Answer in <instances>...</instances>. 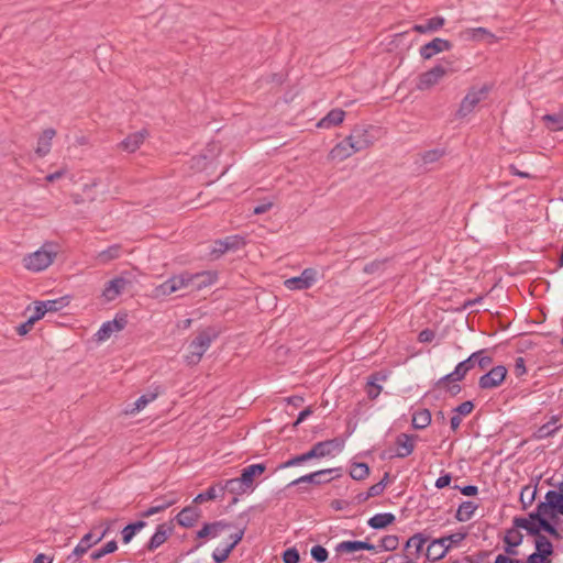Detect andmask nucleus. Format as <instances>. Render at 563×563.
Segmentation results:
<instances>
[{
	"label": "nucleus",
	"mask_w": 563,
	"mask_h": 563,
	"mask_svg": "<svg viewBox=\"0 0 563 563\" xmlns=\"http://www.w3.org/2000/svg\"><path fill=\"white\" fill-rule=\"evenodd\" d=\"M543 505L544 501L540 503L537 507L536 512L530 514L529 517L515 518V526L517 528L527 530L529 533L534 534L536 537L540 534L541 530L547 531L549 534H556L558 531L555 527L548 519H555V517L561 514L555 509L543 510Z\"/></svg>",
	"instance_id": "f257e3e1"
},
{
	"label": "nucleus",
	"mask_w": 563,
	"mask_h": 563,
	"mask_svg": "<svg viewBox=\"0 0 563 563\" xmlns=\"http://www.w3.org/2000/svg\"><path fill=\"white\" fill-rule=\"evenodd\" d=\"M266 470L265 464H251L242 470L241 476L238 478H231L225 482L224 486H220V492L223 494L225 489H229L234 494H242L253 488L254 481L256 477L262 475Z\"/></svg>",
	"instance_id": "f03ea898"
},
{
	"label": "nucleus",
	"mask_w": 563,
	"mask_h": 563,
	"mask_svg": "<svg viewBox=\"0 0 563 563\" xmlns=\"http://www.w3.org/2000/svg\"><path fill=\"white\" fill-rule=\"evenodd\" d=\"M57 256L54 243L46 242L38 250L23 257V266L30 272L38 273L48 268Z\"/></svg>",
	"instance_id": "7ed1b4c3"
},
{
	"label": "nucleus",
	"mask_w": 563,
	"mask_h": 563,
	"mask_svg": "<svg viewBox=\"0 0 563 563\" xmlns=\"http://www.w3.org/2000/svg\"><path fill=\"white\" fill-rule=\"evenodd\" d=\"M454 63L450 59H442L431 69L422 73L418 77L417 89L429 90L437 86L445 76L456 71Z\"/></svg>",
	"instance_id": "20e7f679"
},
{
	"label": "nucleus",
	"mask_w": 563,
	"mask_h": 563,
	"mask_svg": "<svg viewBox=\"0 0 563 563\" xmlns=\"http://www.w3.org/2000/svg\"><path fill=\"white\" fill-rule=\"evenodd\" d=\"M191 273L185 271L180 274L173 275L170 278L156 286L152 291V297L161 298L181 290H191Z\"/></svg>",
	"instance_id": "39448f33"
},
{
	"label": "nucleus",
	"mask_w": 563,
	"mask_h": 563,
	"mask_svg": "<svg viewBox=\"0 0 563 563\" xmlns=\"http://www.w3.org/2000/svg\"><path fill=\"white\" fill-rule=\"evenodd\" d=\"M490 89L492 87L487 84L471 87L462 99L456 115L465 118L473 113L477 106L488 97Z\"/></svg>",
	"instance_id": "423d86ee"
},
{
	"label": "nucleus",
	"mask_w": 563,
	"mask_h": 563,
	"mask_svg": "<svg viewBox=\"0 0 563 563\" xmlns=\"http://www.w3.org/2000/svg\"><path fill=\"white\" fill-rule=\"evenodd\" d=\"M373 131L374 129L372 126H355L345 139L351 144V147L358 153L374 144L375 137Z\"/></svg>",
	"instance_id": "0eeeda50"
},
{
	"label": "nucleus",
	"mask_w": 563,
	"mask_h": 563,
	"mask_svg": "<svg viewBox=\"0 0 563 563\" xmlns=\"http://www.w3.org/2000/svg\"><path fill=\"white\" fill-rule=\"evenodd\" d=\"M468 373V369L460 362L454 371L437 382V387L444 389L451 396H455L461 391V387L457 384L459 380L463 379Z\"/></svg>",
	"instance_id": "6e6552de"
},
{
	"label": "nucleus",
	"mask_w": 563,
	"mask_h": 563,
	"mask_svg": "<svg viewBox=\"0 0 563 563\" xmlns=\"http://www.w3.org/2000/svg\"><path fill=\"white\" fill-rule=\"evenodd\" d=\"M213 336L208 332H200L195 340L189 344L188 350L189 353L187 355V361L189 364H197L206 351L209 349Z\"/></svg>",
	"instance_id": "1a4fd4ad"
},
{
	"label": "nucleus",
	"mask_w": 563,
	"mask_h": 563,
	"mask_svg": "<svg viewBox=\"0 0 563 563\" xmlns=\"http://www.w3.org/2000/svg\"><path fill=\"white\" fill-rule=\"evenodd\" d=\"M318 280V272L314 268H306L299 276L288 278L284 286L289 290H306L312 287Z\"/></svg>",
	"instance_id": "9d476101"
},
{
	"label": "nucleus",
	"mask_w": 563,
	"mask_h": 563,
	"mask_svg": "<svg viewBox=\"0 0 563 563\" xmlns=\"http://www.w3.org/2000/svg\"><path fill=\"white\" fill-rule=\"evenodd\" d=\"M130 284L131 282L125 275H120L109 280L101 294L103 301L111 302L115 300Z\"/></svg>",
	"instance_id": "9b49d317"
},
{
	"label": "nucleus",
	"mask_w": 563,
	"mask_h": 563,
	"mask_svg": "<svg viewBox=\"0 0 563 563\" xmlns=\"http://www.w3.org/2000/svg\"><path fill=\"white\" fill-rule=\"evenodd\" d=\"M244 245V239L240 235H231L224 239L218 240L213 243V246L210 251V255L213 258H219L228 251L239 250Z\"/></svg>",
	"instance_id": "f8f14e48"
},
{
	"label": "nucleus",
	"mask_w": 563,
	"mask_h": 563,
	"mask_svg": "<svg viewBox=\"0 0 563 563\" xmlns=\"http://www.w3.org/2000/svg\"><path fill=\"white\" fill-rule=\"evenodd\" d=\"M507 375V368L503 365L493 367L488 373L479 377L478 385L482 389H493L503 384Z\"/></svg>",
	"instance_id": "ddd939ff"
},
{
	"label": "nucleus",
	"mask_w": 563,
	"mask_h": 563,
	"mask_svg": "<svg viewBox=\"0 0 563 563\" xmlns=\"http://www.w3.org/2000/svg\"><path fill=\"white\" fill-rule=\"evenodd\" d=\"M451 48L452 44L448 40L435 37L429 43L422 45L419 49V53L423 59H430L434 55L450 51Z\"/></svg>",
	"instance_id": "4468645a"
},
{
	"label": "nucleus",
	"mask_w": 563,
	"mask_h": 563,
	"mask_svg": "<svg viewBox=\"0 0 563 563\" xmlns=\"http://www.w3.org/2000/svg\"><path fill=\"white\" fill-rule=\"evenodd\" d=\"M243 534L244 531L239 530L238 532L230 536V542H225L224 544H221L214 549L212 558L216 561V563H222L228 559L231 551L242 540Z\"/></svg>",
	"instance_id": "2eb2a0df"
},
{
	"label": "nucleus",
	"mask_w": 563,
	"mask_h": 563,
	"mask_svg": "<svg viewBox=\"0 0 563 563\" xmlns=\"http://www.w3.org/2000/svg\"><path fill=\"white\" fill-rule=\"evenodd\" d=\"M543 510L555 509L563 516V481L555 486L554 489L549 490L544 497Z\"/></svg>",
	"instance_id": "dca6fc26"
},
{
	"label": "nucleus",
	"mask_w": 563,
	"mask_h": 563,
	"mask_svg": "<svg viewBox=\"0 0 563 563\" xmlns=\"http://www.w3.org/2000/svg\"><path fill=\"white\" fill-rule=\"evenodd\" d=\"M106 537V532H100L99 534H95L92 531L86 533L78 544L73 550V555L79 558L88 552L95 544L99 543Z\"/></svg>",
	"instance_id": "f3484780"
},
{
	"label": "nucleus",
	"mask_w": 563,
	"mask_h": 563,
	"mask_svg": "<svg viewBox=\"0 0 563 563\" xmlns=\"http://www.w3.org/2000/svg\"><path fill=\"white\" fill-rule=\"evenodd\" d=\"M318 459L334 456L340 453L343 449V442L339 439H331L325 441H320L314 444Z\"/></svg>",
	"instance_id": "a211bd4d"
},
{
	"label": "nucleus",
	"mask_w": 563,
	"mask_h": 563,
	"mask_svg": "<svg viewBox=\"0 0 563 563\" xmlns=\"http://www.w3.org/2000/svg\"><path fill=\"white\" fill-rule=\"evenodd\" d=\"M218 275L216 272L205 271L199 273H191V290L199 291L213 285L217 282Z\"/></svg>",
	"instance_id": "6ab92c4d"
},
{
	"label": "nucleus",
	"mask_w": 563,
	"mask_h": 563,
	"mask_svg": "<svg viewBox=\"0 0 563 563\" xmlns=\"http://www.w3.org/2000/svg\"><path fill=\"white\" fill-rule=\"evenodd\" d=\"M341 470L340 468H325V470H320V471H317V472H313V473H310V474H307V475H303V476H300L299 478L292 481L289 486H296V485H299L301 483H312V484H321V483H324V482H329L330 479H322V477L327 474H331V473H336V476H340L341 475Z\"/></svg>",
	"instance_id": "aec40b11"
},
{
	"label": "nucleus",
	"mask_w": 563,
	"mask_h": 563,
	"mask_svg": "<svg viewBox=\"0 0 563 563\" xmlns=\"http://www.w3.org/2000/svg\"><path fill=\"white\" fill-rule=\"evenodd\" d=\"M201 516V510L196 506L185 507L177 516V523L185 528H191L196 525Z\"/></svg>",
	"instance_id": "412c9836"
},
{
	"label": "nucleus",
	"mask_w": 563,
	"mask_h": 563,
	"mask_svg": "<svg viewBox=\"0 0 563 563\" xmlns=\"http://www.w3.org/2000/svg\"><path fill=\"white\" fill-rule=\"evenodd\" d=\"M173 528L167 523L158 525L155 533L151 537L146 548L148 551H154L166 542L172 534Z\"/></svg>",
	"instance_id": "4be33fe9"
},
{
	"label": "nucleus",
	"mask_w": 563,
	"mask_h": 563,
	"mask_svg": "<svg viewBox=\"0 0 563 563\" xmlns=\"http://www.w3.org/2000/svg\"><path fill=\"white\" fill-rule=\"evenodd\" d=\"M354 154H356V152L351 147L349 141L344 139L329 152L328 158L333 162H343Z\"/></svg>",
	"instance_id": "5701e85b"
},
{
	"label": "nucleus",
	"mask_w": 563,
	"mask_h": 563,
	"mask_svg": "<svg viewBox=\"0 0 563 563\" xmlns=\"http://www.w3.org/2000/svg\"><path fill=\"white\" fill-rule=\"evenodd\" d=\"M56 135V131L52 128L45 129L42 134L37 139L35 153L40 157L46 156L52 148V141L54 136Z\"/></svg>",
	"instance_id": "b1692460"
},
{
	"label": "nucleus",
	"mask_w": 563,
	"mask_h": 563,
	"mask_svg": "<svg viewBox=\"0 0 563 563\" xmlns=\"http://www.w3.org/2000/svg\"><path fill=\"white\" fill-rule=\"evenodd\" d=\"M345 118V112L342 109H332L327 115L320 119L317 123L319 129H331L340 125Z\"/></svg>",
	"instance_id": "393cba45"
},
{
	"label": "nucleus",
	"mask_w": 563,
	"mask_h": 563,
	"mask_svg": "<svg viewBox=\"0 0 563 563\" xmlns=\"http://www.w3.org/2000/svg\"><path fill=\"white\" fill-rule=\"evenodd\" d=\"M155 501L158 504L146 509L142 514V517L148 518L151 516H154V515L167 509L168 507L176 504L178 501V498L176 497L175 494H169V495H165V496L156 499Z\"/></svg>",
	"instance_id": "a878e982"
},
{
	"label": "nucleus",
	"mask_w": 563,
	"mask_h": 563,
	"mask_svg": "<svg viewBox=\"0 0 563 563\" xmlns=\"http://www.w3.org/2000/svg\"><path fill=\"white\" fill-rule=\"evenodd\" d=\"M396 445H397L396 455L398 457H406L413 452L415 438L412 435L401 433L396 439Z\"/></svg>",
	"instance_id": "bb28decb"
},
{
	"label": "nucleus",
	"mask_w": 563,
	"mask_h": 563,
	"mask_svg": "<svg viewBox=\"0 0 563 563\" xmlns=\"http://www.w3.org/2000/svg\"><path fill=\"white\" fill-rule=\"evenodd\" d=\"M448 551V545H444V540L435 539L428 544L426 556L429 561L435 562L444 558Z\"/></svg>",
	"instance_id": "cd10ccee"
},
{
	"label": "nucleus",
	"mask_w": 563,
	"mask_h": 563,
	"mask_svg": "<svg viewBox=\"0 0 563 563\" xmlns=\"http://www.w3.org/2000/svg\"><path fill=\"white\" fill-rule=\"evenodd\" d=\"M228 528H230V525L224 521L207 523L197 532V538H217Z\"/></svg>",
	"instance_id": "c85d7f7f"
},
{
	"label": "nucleus",
	"mask_w": 563,
	"mask_h": 563,
	"mask_svg": "<svg viewBox=\"0 0 563 563\" xmlns=\"http://www.w3.org/2000/svg\"><path fill=\"white\" fill-rule=\"evenodd\" d=\"M147 132L145 130L132 133L120 143V147L126 152L133 153L143 144Z\"/></svg>",
	"instance_id": "c756f323"
},
{
	"label": "nucleus",
	"mask_w": 563,
	"mask_h": 563,
	"mask_svg": "<svg viewBox=\"0 0 563 563\" xmlns=\"http://www.w3.org/2000/svg\"><path fill=\"white\" fill-rule=\"evenodd\" d=\"M124 321L123 320H112L104 322L98 332L96 333L98 341H106L108 340L113 333L119 332L123 329Z\"/></svg>",
	"instance_id": "7c9ffc66"
},
{
	"label": "nucleus",
	"mask_w": 563,
	"mask_h": 563,
	"mask_svg": "<svg viewBox=\"0 0 563 563\" xmlns=\"http://www.w3.org/2000/svg\"><path fill=\"white\" fill-rule=\"evenodd\" d=\"M445 23V19L443 16H433L427 19L423 23L415 24L412 30L417 33H433L439 31Z\"/></svg>",
	"instance_id": "2f4dec72"
},
{
	"label": "nucleus",
	"mask_w": 563,
	"mask_h": 563,
	"mask_svg": "<svg viewBox=\"0 0 563 563\" xmlns=\"http://www.w3.org/2000/svg\"><path fill=\"white\" fill-rule=\"evenodd\" d=\"M426 541L427 539L421 533L413 534L408 539L406 550L408 551V558L410 561L419 558Z\"/></svg>",
	"instance_id": "473e14b6"
},
{
	"label": "nucleus",
	"mask_w": 563,
	"mask_h": 563,
	"mask_svg": "<svg viewBox=\"0 0 563 563\" xmlns=\"http://www.w3.org/2000/svg\"><path fill=\"white\" fill-rule=\"evenodd\" d=\"M161 389L159 387H154L153 389L148 390L147 393H145L144 395H142L141 397H139L135 402H134V407L131 409V410H128L126 412L130 413V415H134L136 412H140L141 410H143L148 404H151L152 401H154L158 395L161 394Z\"/></svg>",
	"instance_id": "72a5a7b5"
},
{
	"label": "nucleus",
	"mask_w": 563,
	"mask_h": 563,
	"mask_svg": "<svg viewBox=\"0 0 563 563\" xmlns=\"http://www.w3.org/2000/svg\"><path fill=\"white\" fill-rule=\"evenodd\" d=\"M462 36L466 40L479 41L483 38H487L489 42H494L496 40L495 35L490 33L485 27H472L462 32Z\"/></svg>",
	"instance_id": "f704fd0d"
},
{
	"label": "nucleus",
	"mask_w": 563,
	"mask_h": 563,
	"mask_svg": "<svg viewBox=\"0 0 563 563\" xmlns=\"http://www.w3.org/2000/svg\"><path fill=\"white\" fill-rule=\"evenodd\" d=\"M396 517L390 512L376 514L368 519L367 523L373 529H384L395 521Z\"/></svg>",
	"instance_id": "c9c22d12"
},
{
	"label": "nucleus",
	"mask_w": 563,
	"mask_h": 563,
	"mask_svg": "<svg viewBox=\"0 0 563 563\" xmlns=\"http://www.w3.org/2000/svg\"><path fill=\"white\" fill-rule=\"evenodd\" d=\"M559 428L558 418L552 417L550 421L537 429V431L533 433V438L537 440L545 439L553 435L559 430Z\"/></svg>",
	"instance_id": "e433bc0d"
},
{
	"label": "nucleus",
	"mask_w": 563,
	"mask_h": 563,
	"mask_svg": "<svg viewBox=\"0 0 563 563\" xmlns=\"http://www.w3.org/2000/svg\"><path fill=\"white\" fill-rule=\"evenodd\" d=\"M542 121L550 131H563V110L543 115Z\"/></svg>",
	"instance_id": "4c0bfd02"
},
{
	"label": "nucleus",
	"mask_w": 563,
	"mask_h": 563,
	"mask_svg": "<svg viewBox=\"0 0 563 563\" xmlns=\"http://www.w3.org/2000/svg\"><path fill=\"white\" fill-rule=\"evenodd\" d=\"M476 509L477 505L474 501H463L457 508L455 518L461 522L468 521Z\"/></svg>",
	"instance_id": "58836bf2"
},
{
	"label": "nucleus",
	"mask_w": 563,
	"mask_h": 563,
	"mask_svg": "<svg viewBox=\"0 0 563 563\" xmlns=\"http://www.w3.org/2000/svg\"><path fill=\"white\" fill-rule=\"evenodd\" d=\"M364 547V541H342L336 544L335 551L340 554H351L362 551Z\"/></svg>",
	"instance_id": "ea45409f"
},
{
	"label": "nucleus",
	"mask_w": 563,
	"mask_h": 563,
	"mask_svg": "<svg viewBox=\"0 0 563 563\" xmlns=\"http://www.w3.org/2000/svg\"><path fill=\"white\" fill-rule=\"evenodd\" d=\"M146 526L145 521H136L134 523H130L125 526L122 531V541L124 544H128L131 542V540L134 538V536L141 531Z\"/></svg>",
	"instance_id": "a19ab883"
},
{
	"label": "nucleus",
	"mask_w": 563,
	"mask_h": 563,
	"mask_svg": "<svg viewBox=\"0 0 563 563\" xmlns=\"http://www.w3.org/2000/svg\"><path fill=\"white\" fill-rule=\"evenodd\" d=\"M431 422V413L428 409H421L412 415V427L415 429H424Z\"/></svg>",
	"instance_id": "79ce46f5"
},
{
	"label": "nucleus",
	"mask_w": 563,
	"mask_h": 563,
	"mask_svg": "<svg viewBox=\"0 0 563 563\" xmlns=\"http://www.w3.org/2000/svg\"><path fill=\"white\" fill-rule=\"evenodd\" d=\"M522 537L517 530H509L505 536L506 552L508 554H516L515 548L521 543Z\"/></svg>",
	"instance_id": "37998d69"
},
{
	"label": "nucleus",
	"mask_w": 563,
	"mask_h": 563,
	"mask_svg": "<svg viewBox=\"0 0 563 563\" xmlns=\"http://www.w3.org/2000/svg\"><path fill=\"white\" fill-rule=\"evenodd\" d=\"M223 495H224V493L222 494L220 492V487L218 488L217 486H211L205 493L198 494L195 497L194 503L201 504L203 501L213 500V499L218 498L219 496H223Z\"/></svg>",
	"instance_id": "c03bdc74"
},
{
	"label": "nucleus",
	"mask_w": 563,
	"mask_h": 563,
	"mask_svg": "<svg viewBox=\"0 0 563 563\" xmlns=\"http://www.w3.org/2000/svg\"><path fill=\"white\" fill-rule=\"evenodd\" d=\"M350 475L353 479L362 481L369 475V467L365 463H353Z\"/></svg>",
	"instance_id": "a18cd8bd"
},
{
	"label": "nucleus",
	"mask_w": 563,
	"mask_h": 563,
	"mask_svg": "<svg viewBox=\"0 0 563 563\" xmlns=\"http://www.w3.org/2000/svg\"><path fill=\"white\" fill-rule=\"evenodd\" d=\"M536 543V552L545 554L550 556L553 552L552 543L548 540L547 537L542 534H538L534 540Z\"/></svg>",
	"instance_id": "49530a36"
},
{
	"label": "nucleus",
	"mask_w": 563,
	"mask_h": 563,
	"mask_svg": "<svg viewBox=\"0 0 563 563\" xmlns=\"http://www.w3.org/2000/svg\"><path fill=\"white\" fill-rule=\"evenodd\" d=\"M117 549H118L117 542L114 540H111V541L107 542L102 548L93 551L90 556L93 561H98L101 558H103L104 555L115 552Z\"/></svg>",
	"instance_id": "de8ad7c7"
},
{
	"label": "nucleus",
	"mask_w": 563,
	"mask_h": 563,
	"mask_svg": "<svg viewBox=\"0 0 563 563\" xmlns=\"http://www.w3.org/2000/svg\"><path fill=\"white\" fill-rule=\"evenodd\" d=\"M377 380H378L377 375L371 376L367 380L366 394H367L368 398H371V399H376L382 391V386L377 384Z\"/></svg>",
	"instance_id": "09e8293b"
},
{
	"label": "nucleus",
	"mask_w": 563,
	"mask_h": 563,
	"mask_svg": "<svg viewBox=\"0 0 563 563\" xmlns=\"http://www.w3.org/2000/svg\"><path fill=\"white\" fill-rule=\"evenodd\" d=\"M399 545V539L397 536L388 534L380 539L379 550L382 551H394Z\"/></svg>",
	"instance_id": "8fccbe9b"
},
{
	"label": "nucleus",
	"mask_w": 563,
	"mask_h": 563,
	"mask_svg": "<svg viewBox=\"0 0 563 563\" xmlns=\"http://www.w3.org/2000/svg\"><path fill=\"white\" fill-rule=\"evenodd\" d=\"M120 255V246L119 245H112L109 249L100 252L98 254V260L102 263H107L111 260L118 258Z\"/></svg>",
	"instance_id": "3c124183"
},
{
	"label": "nucleus",
	"mask_w": 563,
	"mask_h": 563,
	"mask_svg": "<svg viewBox=\"0 0 563 563\" xmlns=\"http://www.w3.org/2000/svg\"><path fill=\"white\" fill-rule=\"evenodd\" d=\"M65 306L66 302L64 298L42 301V307L44 308L45 312H56L63 309Z\"/></svg>",
	"instance_id": "603ef678"
},
{
	"label": "nucleus",
	"mask_w": 563,
	"mask_h": 563,
	"mask_svg": "<svg viewBox=\"0 0 563 563\" xmlns=\"http://www.w3.org/2000/svg\"><path fill=\"white\" fill-rule=\"evenodd\" d=\"M465 537H466L465 533L457 532V533L442 537L440 539L444 540V545H448V550H450L452 547L459 545L465 539Z\"/></svg>",
	"instance_id": "864d4df0"
},
{
	"label": "nucleus",
	"mask_w": 563,
	"mask_h": 563,
	"mask_svg": "<svg viewBox=\"0 0 563 563\" xmlns=\"http://www.w3.org/2000/svg\"><path fill=\"white\" fill-rule=\"evenodd\" d=\"M310 554L313 558V560L317 561L318 563L325 562L329 555L328 550L322 545L312 547Z\"/></svg>",
	"instance_id": "5fc2aeb1"
},
{
	"label": "nucleus",
	"mask_w": 563,
	"mask_h": 563,
	"mask_svg": "<svg viewBox=\"0 0 563 563\" xmlns=\"http://www.w3.org/2000/svg\"><path fill=\"white\" fill-rule=\"evenodd\" d=\"M536 495V489L529 486H526L520 494V500L523 507H527L532 504Z\"/></svg>",
	"instance_id": "6e6d98bb"
},
{
	"label": "nucleus",
	"mask_w": 563,
	"mask_h": 563,
	"mask_svg": "<svg viewBox=\"0 0 563 563\" xmlns=\"http://www.w3.org/2000/svg\"><path fill=\"white\" fill-rule=\"evenodd\" d=\"M300 556L295 548L287 549L283 554L284 563H299Z\"/></svg>",
	"instance_id": "4d7b16f0"
},
{
	"label": "nucleus",
	"mask_w": 563,
	"mask_h": 563,
	"mask_svg": "<svg viewBox=\"0 0 563 563\" xmlns=\"http://www.w3.org/2000/svg\"><path fill=\"white\" fill-rule=\"evenodd\" d=\"M476 353H479L476 357V364H478L482 369L487 368L493 362L492 357L486 355L485 350L477 351Z\"/></svg>",
	"instance_id": "13d9d810"
},
{
	"label": "nucleus",
	"mask_w": 563,
	"mask_h": 563,
	"mask_svg": "<svg viewBox=\"0 0 563 563\" xmlns=\"http://www.w3.org/2000/svg\"><path fill=\"white\" fill-rule=\"evenodd\" d=\"M474 408V405L472 401H464L462 404H460L455 409H454V412L456 415H459L460 417L461 416H467L472 412Z\"/></svg>",
	"instance_id": "bf43d9fd"
},
{
	"label": "nucleus",
	"mask_w": 563,
	"mask_h": 563,
	"mask_svg": "<svg viewBox=\"0 0 563 563\" xmlns=\"http://www.w3.org/2000/svg\"><path fill=\"white\" fill-rule=\"evenodd\" d=\"M550 562L551 561L548 555L539 553V552H533L532 554H530L528 556V560H527V563H550Z\"/></svg>",
	"instance_id": "052dcab7"
},
{
	"label": "nucleus",
	"mask_w": 563,
	"mask_h": 563,
	"mask_svg": "<svg viewBox=\"0 0 563 563\" xmlns=\"http://www.w3.org/2000/svg\"><path fill=\"white\" fill-rule=\"evenodd\" d=\"M34 323H35V321H33V319L31 317H29L27 320L24 323L20 324L16 328L18 334L19 335L27 334L32 330Z\"/></svg>",
	"instance_id": "680f3d73"
},
{
	"label": "nucleus",
	"mask_w": 563,
	"mask_h": 563,
	"mask_svg": "<svg viewBox=\"0 0 563 563\" xmlns=\"http://www.w3.org/2000/svg\"><path fill=\"white\" fill-rule=\"evenodd\" d=\"M442 156V152L439 150L428 151L423 154L422 159L424 163L437 162Z\"/></svg>",
	"instance_id": "e2e57ef3"
},
{
	"label": "nucleus",
	"mask_w": 563,
	"mask_h": 563,
	"mask_svg": "<svg viewBox=\"0 0 563 563\" xmlns=\"http://www.w3.org/2000/svg\"><path fill=\"white\" fill-rule=\"evenodd\" d=\"M68 173V168L66 166H62L55 173L48 174L45 179L48 183H53L62 177H64Z\"/></svg>",
	"instance_id": "0e129e2a"
},
{
	"label": "nucleus",
	"mask_w": 563,
	"mask_h": 563,
	"mask_svg": "<svg viewBox=\"0 0 563 563\" xmlns=\"http://www.w3.org/2000/svg\"><path fill=\"white\" fill-rule=\"evenodd\" d=\"M45 310L44 308L42 307V301H37L35 302V306H34V311L33 313L30 316L33 321H38L40 319H42L44 316H45Z\"/></svg>",
	"instance_id": "69168bd1"
},
{
	"label": "nucleus",
	"mask_w": 563,
	"mask_h": 563,
	"mask_svg": "<svg viewBox=\"0 0 563 563\" xmlns=\"http://www.w3.org/2000/svg\"><path fill=\"white\" fill-rule=\"evenodd\" d=\"M433 339H434V332L429 329L422 330L418 335L419 342H422V343L431 342Z\"/></svg>",
	"instance_id": "338daca9"
},
{
	"label": "nucleus",
	"mask_w": 563,
	"mask_h": 563,
	"mask_svg": "<svg viewBox=\"0 0 563 563\" xmlns=\"http://www.w3.org/2000/svg\"><path fill=\"white\" fill-rule=\"evenodd\" d=\"M554 521V527L558 531L556 534H551L555 539H563V520L559 519L558 516L555 519H552Z\"/></svg>",
	"instance_id": "774afa93"
}]
</instances>
